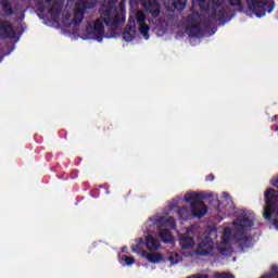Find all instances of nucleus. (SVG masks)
Wrapping results in <instances>:
<instances>
[{
	"mask_svg": "<svg viewBox=\"0 0 278 278\" xmlns=\"http://www.w3.org/2000/svg\"><path fill=\"white\" fill-rule=\"evenodd\" d=\"M255 220V215L251 212H244L241 217H238L233 220L232 224H229L223 228L222 243L217 245V251L222 255H229L231 249L229 244L231 242H237L239 247H249L250 240L244 237V232L249 227H253Z\"/></svg>",
	"mask_w": 278,
	"mask_h": 278,
	"instance_id": "f257e3e1",
	"label": "nucleus"
},
{
	"mask_svg": "<svg viewBox=\"0 0 278 278\" xmlns=\"http://www.w3.org/2000/svg\"><path fill=\"white\" fill-rule=\"evenodd\" d=\"M116 1L117 0H105L101 8V18L96 23L88 24L86 26L84 40H97L101 42L103 40V24L110 23L114 16H116Z\"/></svg>",
	"mask_w": 278,
	"mask_h": 278,
	"instance_id": "f03ea898",
	"label": "nucleus"
},
{
	"mask_svg": "<svg viewBox=\"0 0 278 278\" xmlns=\"http://www.w3.org/2000/svg\"><path fill=\"white\" fill-rule=\"evenodd\" d=\"M184 201L190 205V210H178V215L181 216V218H189V216L201 218V216L207 214V206L201 201V194L194 191L187 192L184 197Z\"/></svg>",
	"mask_w": 278,
	"mask_h": 278,
	"instance_id": "7ed1b4c3",
	"label": "nucleus"
},
{
	"mask_svg": "<svg viewBox=\"0 0 278 278\" xmlns=\"http://www.w3.org/2000/svg\"><path fill=\"white\" fill-rule=\"evenodd\" d=\"M94 5H97V0H79L73 15L59 14L58 25L60 27H71L72 23L79 25L84 18V10L94 8Z\"/></svg>",
	"mask_w": 278,
	"mask_h": 278,
	"instance_id": "20e7f679",
	"label": "nucleus"
},
{
	"mask_svg": "<svg viewBox=\"0 0 278 278\" xmlns=\"http://www.w3.org/2000/svg\"><path fill=\"white\" fill-rule=\"evenodd\" d=\"M263 216L266 220H273L274 226L278 229V191L275 189H268L265 192Z\"/></svg>",
	"mask_w": 278,
	"mask_h": 278,
	"instance_id": "39448f33",
	"label": "nucleus"
},
{
	"mask_svg": "<svg viewBox=\"0 0 278 278\" xmlns=\"http://www.w3.org/2000/svg\"><path fill=\"white\" fill-rule=\"evenodd\" d=\"M230 5H241L242 0H229ZM248 7L255 12V16L257 18H262V16H266V13L273 12L275 8L273 4V0H245Z\"/></svg>",
	"mask_w": 278,
	"mask_h": 278,
	"instance_id": "423d86ee",
	"label": "nucleus"
},
{
	"mask_svg": "<svg viewBox=\"0 0 278 278\" xmlns=\"http://www.w3.org/2000/svg\"><path fill=\"white\" fill-rule=\"evenodd\" d=\"M149 225L150 227L151 225H161V227H163L159 232V237L161 238L162 242L170 243L175 241V238H173V235L170 233V231L166 229V227H169V228L175 227V219H173V217H163L162 219H160V222L150 219Z\"/></svg>",
	"mask_w": 278,
	"mask_h": 278,
	"instance_id": "0eeeda50",
	"label": "nucleus"
},
{
	"mask_svg": "<svg viewBox=\"0 0 278 278\" xmlns=\"http://www.w3.org/2000/svg\"><path fill=\"white\" fill-rule=\"evenodd\" d=\"M135 18L139 25V31L141 36H143L144 40H149V26L144 24V21L147 20V17L144 16V13H142V11H138L135 14Z\"/></svg>",
	"mask_w": 278,
	"mask_h": 278,
	"instance_id": "6e6552de",
	"label": "nucleus"
},
{
	"mask_svg": "<svg viewBox=\"0 0 278 278\" xmlns=\"http://www.w3.org/2000/svg\"><path fill=\"white\" fill-rule=\"evenodd\" d=\"M214 251V243L210 238L202 240L197 249L198 255H210Z\"/></svg>",
	"mask_w": 278,
	"mask_h": 278,
	"instance_id": "1a4fd4ad",
	"label": "nucleus"
},
{
	"mask_svg": "<svg viewBox=\"0 0 278 278\" xmlns=\"http://www.w3.org/2000/svg\"><path fill=\"white\" fill-rule=\"evenodd\" d=\"M141 4L148 12H151L153 16L160 15V4L157 3V0H140Z\"/></svg>",
	"mask_w": 278,
	"mask_h": 278,
	"instance_id": "9d476101",
	"label": "nucleus"
},
{
	"mask_svg": "<svg viewBox=\"0 0 278 278\" xmlns=\"http://www.w3.org/2000/svg\"><path fill=\"white\" fill-rule=\"evenodd\" d=\"M163 3L169 12L175 10H184L186 8V0H163Z\"/></svg>",
	"mask_w": 278,
	"mask_h": 278,
	"instance_id": "9b49d317",
	"label": "nucleus"
},
{
	"mask_svg": "<svg viewBox=\"0 0 278 278\" xmlns=\"http://www.w3.org/2000/svg\"><path fill=\"white\" fill-rule=\"evenodd\" d=\"M146 247L148 251H157L160 249V241L153 238V236H148L146 238Z\"/></svg>",
	"mask_w": 278,
	"mask_h": 278,
	"instance_id": "f8f14e48",
	"label": "nucleus"
},
{
	"mask_svg": "<svg viewBox=\"0 0 278 278\" xmlns=\"http://www.w3.org/2000/svg\"><path fill=\"white\" fill-rule=\"evenodd\" d=\"M144 257L148 260V262H150V264H160V262H164V256L157 252L150 254L147 253Z\"/></svg>",
	"mask_w": 278,
	"mask_h": 278,
	"instance_id": "ddd939ff",
	"label": "nucleus"
},
{
	"mask_svg": "<svg viewBox=\"0 0 278 278\" xmlns=\"http://www.w3.org/2000/svg\"><path fill=\"white\" fill-rule=\"evenodd\" d=\"M181 249H192L194 247V239L189 236L180 237Z\"/></svg>",
	"mask_w": 278,
	"mask_h": 278,
	"instance_id": "4468645a",
	"label": "nucleus"
},
{
	"mask_svg": "<svg viewBox=\"0 0 278 278\" xmlns=\"http://www.w3.org/2000/svg\"><path fill=\"white\" fill-rule=\"evenodd\" d=\"M136 36V28L134 26H130L129 28H126V30L123 34V38L126 42H131Z\"/></svg>",
	"mask_w": 278,
	"mask_h": 278,
	"instance_id": "2eb2a0df",
	"label": "nucleus"
},
{
	"mask_svg": "<svg viewBox=\"0 0 278 278\" xmlns=\"http://www.w3.org/2000/svg\"><path fill=\"white\" fill-rule=\"evenodd\" d=\"M142 244H144V241L140 239L136 245H132V252L137 253V255H140L141 257H146L147 251L142 249Z\"/></svg>",
	"mask_w": 278,
	"mask_h": 278,
	"instance_id": "dca6fc26",
	"label": "nucleus"
},
{
	"mask_svg": "<svg viewBox=\"0 0 278 278\" xmlns=\"http://www.w3.org/2000/svg\"><path fill=\"white\" fill-rule=\"evenodd\" d=\"M12 31V26L8 23L0 22V36H8Z\"/></svg>",
	"mask_w": 278,
	"mask_h": 278,
	"instance_id": "f3484780",
	"label": "nucleus"
},
{
	"mask_svg": "<svg viewBox=\"0 0 278 278\" xmlns=\"http://www.w3.org/2000/svg\"><path fill=\"white\" fill-rule=\"evenodd\" d=\"M180 260H181V256H179L177 252H169L167 262H169L170 266H174V264H179Z\"/></svg>",
	"mask_w": 278,
	"mask_h": 278,
	"instance_id": "a211bd4d",
	"label": "nucleus"
},
{
	"mask_svg": "<svg viewBox=\"0 0 278 278\" xmlns=\"http://www.w3.org/2000/svg\"><path fill=\"white\" fill-rule=\"evenodd\" d=\"M135 263L136 261L131 256L123 255L121 257V264H123V266H132Z\"/></svg>",
	"mask_w": 278,
	"mask_h": 278,
	"instance_id": "6ab92c4d",
	"label": "nucleus"
},
{
	"mask_svg": "<svg viewBox=\"0 0 278 278\" xmlns=\"http://www.w3.org/2000/svg\"><path fill=\"white\" fill-rule=\"evenodd\" d=\"M222 198L224 199V201L228 203L229 207H231L232 202H231V197H229V193H223Z\"/></svg>",
	"mask_w": 278,
	"mask_h": 278,
	"instance_id": "aec40b11",
	"label": "nucleus"
},
{
	"mask_svg": "<svg viewBox=\"0 0 278 278\" xmlns=\"http://www.w3.org/2000/svg\"><path fill=\"white\" fill-rule=\"evenodd\" d=\"M214 278H233L231 274H215Z\"/></svg>",
	"mask_w": 278,
	"mask_h": 278,
	"instance_id": "412c9836",
	"label": "nucleus"
},
{
	"mask_svg": "<svg viewBox=\"0 0 278 278\" xmlns=\"http://www.w3.org/2000/svg\"><path fill=\"white\" fill-rule=\"evenodd\" d=\"M222 212H223V214H225V215H229L228 210H225V211H222Z\"/></svg>",
	"mask_w": 278,
	"mask_h": 278,
	"instance_id": "4be33fe9",
	"label": "nucleus"
},
{
	"mask_svg": "<svg viewBox=\"0 0 278 278\" xmlns=\"http://www.w3.org/2000/svg\"><path fill=\"white\" fill-rule=\"evenodd\" d=\"M129 21H130V23H131V21H134V15L130 16Z\"/></svg>",
	"mask_w": 278,
	"mask_h": 278,
	"instance_id": "5701e85b",
	"label": "nucleus"
}]
</instances>
